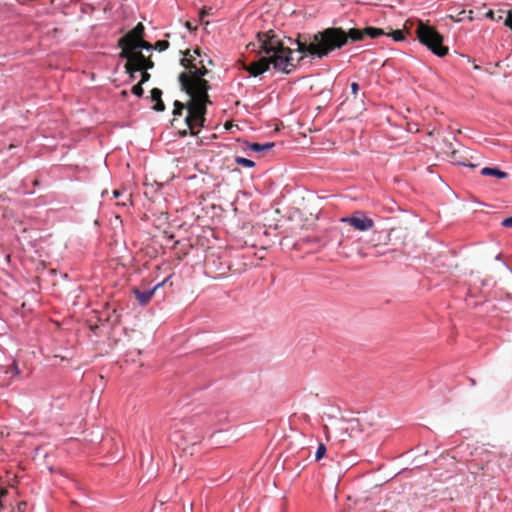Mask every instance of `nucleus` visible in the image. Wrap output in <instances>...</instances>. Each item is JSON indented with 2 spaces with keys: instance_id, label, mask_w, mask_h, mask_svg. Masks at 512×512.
Returning <instances> with one entry per match:
<instances>
[{
  "instance_id": "39448f33",
  "label": "nucleus",
  "mask_w": 512,
  "mask_h": 512,
  "mask_svg": "<svg viewBox=\"0 0 512 512\" xmlns=\"http://www.w3.org/2000/svg\"><path fill=\"white\" fill-rule=\"evenodd\" d=\"M119 56L126 59L124 65L126 73L129 74L131 79H134L135 73L141 70H149L154 67V62L150 57H145L142 52H128L124 49Z\"/></svg>"
},
{
  "instance_id": "a211bd4d",
  "label": "nucleus",
  "mask_w": 512,
  "mask_h": 512,
  "mask_svg": "<svg viewBox=\"0 0 512 512\" xmlns=\"http://www.w3.org/2000/svg\"><path fill=\"white\" fill-rule=\"evenodd\" d=\"M169 42L166 40H159L154 44V49L158 51H165L169 47Z\"/></svg>"
},
{
  "instance_id": "2f4dec72",
  "label": "nucleus",
  "mask_w": 512,
  "mask_h": 512,
  "mask_svg": "<svg viewBox=\"0 0 512 512\" xmlns=\"http://www.w3.org/2000/svg\"><path fill=\"white\" fill-rule=\"evenodd\" d=\"M127 94H128V93H127V91H125V90L121 92V95H122L123 97H126V96H127Z\"/></svg>"
},
{
  "instance_id": "f3484780",
  "label": "nucleus",
  "mask_w": 512,
  "mask_h": 512,
  "mask_svg": "<svg viewBox=\"0 0 512 512\" xmlns=\"http://www.w3.org/2000/svg\"><path fill=\"white\" fill-rule=\"evenodd\" d=\"M326 453V446L323 443H320L317 447L316 453H315V459L316 461L321 460Z\"/></svg>"
},
{
  "instance_id": "b1692460",
  "label": "nucleus",
  "mask_w": 512,
  "mask_h": 512,
  "mask_svg": "<svg viewBox=\"0 0 512 512\" xmlns=\"http://www.w3.org/2000/svg\"><path fill=\"white\" fill-rule=\"evenodd\" d=\"M9 371H11L14 375H18L20 373L19 368H18V366H17V364L15 362H13L9 366Z\"/></svg>"
},
{
  "instance_id": "f257e3e1",
  "label": "nucleus",
  "mask_w": 512,
  "mask_h": 512,
  "mask_svg": "<svg viewBox=\"0 0 512 512\" xmlns=\"http://www.w3.org/2000/svg\"><path fill=\"white\" fill-rule=\"evenodd\" d=\"M195 58L186 50L180 64L186 69L179 77L181 89L189 96L186 103L178 100L174 102L173 119L171 125L177 129L181 137L188 132L197 135L199 128L204 127L206 122L207 105L211 104L208 91L211 86L204 76L208 70L204 65L198 67L194 63Z\"/></svg>"
},
{
  "instance_id": "aec40b11",
  "label": "nucleus",
  "mask_w": 512,
  "mask_h": 512,
  "mask_svg": "<svg viewBox=\"0 0 512 512\" xmlns=\"http://www.w3.org/2000/svg\"><path fill=\"white\" fill-rule=\"evenodd\" d=\"M499 13H500V14H499V15H498V17L496 18V14L494 13V11H493V10H489V11L486 13V17H487V18H489V19H492V20H497V21H499V20H501V19H502V13H503V11H502V10H500V11H499Z\"/></svg>"
},
{
  "instance_id": "6e6552de",
  "label": "nucleus",
  "mask_w": 512,
  "mask_h": 512,
  "mask_svg": "<svg viewBox=\"0 0 512 512\" xmlns=\"http://www.w3.org/2000/svg\"><path fill=\"white\" fill-rule=\"evenodd\" d=\"M386 31L376 27H366L364 29L351 28L350 39L351 42L362 41L365 37L378 38L379 36L385 35Z\"/></svg>"
},
{
  "instance_id": "9d476101",
  "label": "nucleus",
  "mask_w": 512,
  "mask_h": 512,
  "mask_svg": "<svg viewBox=\"0 0 512 512\" xmlns=\"http://www.w3.org/2000/svg\"><path fill=\"white\" fill-rule=\"evenodd\" d=\"M150 93L151 101L155 103L153 109L157 112L164 111L165 105L162 101V90L159 88H153Z\"/></svg>"
},
{
  "instance_id": "7ed1b4c3",
  "label": "nucleus",
  "mask_w": 512,
  "mask_h": 512,
  "mask_svg": "<svg viewBox=\"0 0 512 512\" xmlns=\"http://www.w3.org/2000/svg\"><path fill=\"white\" fill-rule=\"evenodd\" d=\"M350 39V29L331 27L315 33L312 37L302 40L301 35L296 39L297 51L318 58H323L336 49L345 46Z\"/></svg>"
},
{
  "instance_id": "0eeeda50",
  "label": "nucleus",
  "mask_w": 512,
  "mask_h": 512,
  "mask_svg": "<svg viewBox=\"0 0 512 512\" xmlns=\"http://www.w3.org/2000/svg\"><path fill=\"white\" fill-rule=\"evenodd\" d=\"M144 30L143 24L138 23L131 31L121 37L118 41V46L121 48V51L125 49L128 52H133L131 47L144 38Z\"/></svg>"
},
{
  "instance_id": "412c9836",
  "label": "nucleus",
  "mask_w": 512,
  "mask_h": 512,
  "mask_svg": "<svg viewBox=\"0 0 512 512\" xmlns=\"http://www.w3.org/2000/svg\"><path fill=\"white\" fill-rule=\"evenodd\" d=\"M142 71V74H141V80L139 83H141L142 85L147 82L149 79H150V74L147 72L148 70H141Z\"/></svg>"
},
{
  "instance_id": "2eb2a0df",
  "label": "nucleus",
  "mask_w": 512,
  "mask_h": 512,
  "mask_svg": "<svg viewBox=\"0 0 512 512\" xmlns=\"http://www.w3.org/2000/svg\"><path fill=\"white\" fill-rule=\"evenodd\" d=\"M235 162L240 165V166H243V167H247V168H253L255 166V162L250 160V159H247V158H244V157H236L235 158Z\"/></svg>"
},
{
  "instance_id": "393cba45",
  "label": "nucleus",
  "mask_w": 512,
  "mask_h": 512,
  "mask_svg": "<svg viewBox=\"0 0 512 512\" xmlns=\"http://www.w3.org/2000/svg\"><path fill=\"white\" fill-rule=\"evenodd\" d=\"M351 90H352V94L356 97V96H357V94H358V91H359V85H358V83L353 82V83L351 84Z\"/></svg>"
},
{
  "instance_id": "f8f14e48",
  "label": "nucleus",
  "mask_w": 512,
  "mask_h": 512,
  "mask_svg": "<svg viewBox=\"0 0 512 512\" xmlns=\"http://www.w3.org/2000/svg\"><path fill=\"white\" fill-rule=\"evenodd\" d=\"M481 175L483 176H493L500 179L507 178L508 174L504 171H501L498 168H492V167H484L481 170Z\"/></svg>"
},
{
  "instance_id": "5701e85b",
  "label": "nucleus",
  "mask_w": 512,
  "mask_h": 512,
  "mask_svg": "<svg viewBox=\"0 0 512 512\" xmlns=\"http://www.w3.org/2000/svg\"><path fill=\"white\" fill-rule=\"evenodd\" d=\"M502 226L506 227V228H512V216L511 217H508V218H505L503 221H502Z\"/></svg>"
},
{
  "instance_id": "9b49d317",
  "label": "nucleus",
  "mask_w": 512,
  "mask_h": 512,
  "mask_svg": "<svg viewBox=\"0 0 512 512\" xmlns=\"http://www.w3.org/2000/svg\"><path fill=\"white\" fill-rule=\"evenodd\" d=\"M113 198L118 199L116 202V205L126 207L128 204L131 203V193H129L127 190L123 189H115L113 191Z\"/></svg>"
},
{
  "instance_id": "cd10ccee",
  "label": "nucleus",
  "mask_w": 512,
  "mask_h": 512,
  "mask_svg": "<svg viewBox=\"0 0 512 512\" xmlns=\"http://www.w3.org/2000/svg\"><path fill=\"white\" fill-rule=\"evenodd\" d=\"M185 26H186L189 30H195V27H193V26H192V24H191L189 21H187V22L185 23Z\"/></svg>"
},
{
  "instance_id": "20e7f679",
  "label": "nucleus",
  "mask_w": 512,
  "mask_h": 512,
  "mask_svg": "<svg viewBox=\"0 0 512 512\" xmlns=\"http://www.w3.org/2000/svg\"><path fill=\"white\" fill-rule=\"evenodd\" d=\"M416 35L419 42L435 55L444 57L448 54V47L443 45V36L433 26L419 20Z\"/></svg>"
},
{
  "instance_id": "f03ea898",
  "label": "nucleus",
  "mask_w": 512,
  "mask_h": 512,
  "mask_svg": "<svg viewBox=\"0 0 512 512\" xmlns=\"http://www.w3.org/2000/svg\"><path fill=\"white\" fill-rule=\"evenodd\" d=\"M257 43L261 53L265 56L258 61L244 65V69L253 77H257L268 71L270 65L279 72L290 74L297 64L292 57L293 50L286 47L273 30L258 32Z\"/></svg>"
},
{
  "instance_id": "6ab92c4d",
  "label": "nucleus",
  "mask_w": 512,
  "mask_h": 512,
  "mask_svg": "<svg viewBox=\"0 0 512 512\" xmlns=\"http://www.w3.org/2000/svg\"><path fill=\"white\" fill-rule=\"evenodd\" d=\"M131 92L136 95L137 97H141L144 93V90L142 88V84L141 83H138L136 85H134L131 89Z\"/></svg>"
},
{
  "instance_id": "72a5a7b5",
  "label": "nucleus",
  "mask_w": 512,
  "mask_h": 512,
  "mask_svg": "<svg viewBox=\"0 0 512 512\" xmlns=\"http://www.w3.org/2000/svg\"><path fill=\"white\" fill-rule=\"evenodd\" d=\"M496 259H497V260H500V259H501V255H500V254H499V255H497Z\"/></svg>"
},
{
  "instance_id": "a878e982",
  "label": "nucleus",
  "mask_w": 512,
  "mask_h": 512,
  "mask_svg": "<svg viewBox=\"0 0 512 512\" xmlns=\"http://www.w3.org/2000/svg\"><path fill=\"white\" fill-rule=\"evenodd\" d=\"M457 155V151H453L452 152V158L458 163V164H461V165H468L465 161H462L460 159H457L456 157Z\"/></svg>"
},
{
  "instance_id": "ddd939ff",
  "label": "nucleus",
  "mask_w": 512,
  "mask_h": 512,
  "mask_svg": "<svg viewBox=\"0 0 512 512\" xmlns=\"http://www.w3.org/2000/svg\"><path fill=\"white\" fill-rule=\"evenodd\" d=\"M274 146V143L273 142H267V143H252V144H249L247 143V147L254 151V152H262V151H267V150H270L272 147Z\"/></svg>"
},
{
  "instance_id": "473e14b6",
  "label": "nucleus",
  "mask_w": 512,
  "mask_h": 512,
  "mask_svg": "<svg viewBox=\"0 0 512 512\" xmlns=\"http://www.w3.org/2000/svg\"><path fill=\"white\" fill-rule=\"evenodd\" d=\"M251 46L254 48V47H256V44H255V43H250V44H248V46H247V47L249 48V47H251Z\"/></svg>"
},
{
  "instance_id": "423d86ee",
  "label": "nucleus",
  "mask_w": 512,
  "mask_h": 512,
  "mask_svg": "<svg viewBox=\"0 0 512 512\" xmlns=\"http://www.w3.org/2000/svg\"><path fill=\"white\" fill-rule=\"evenodd\" d=\"M340 221L362 232L371 230L374 227L373 219L369 218L363 211H355L351 216L341 218Z\"/></svg>"
},
{
  "instance_id": "dca6fc26",
  "label": "nucleus",
  "mask_w": 512,
  "mask_h": 512,
  "mask_svg": "<svg viewBox=\"0 0 512 512\" xmlns=\"http://www.w3.org/2000/svg\"><path fill=\"white\" fill-rule=\"evenodd\" d=\"M385 35L392 37L394 41H403L405 39L404 33L401 30L386 32Z\"/></svg>"
},
{
  "instance_id": "4468645a",
  "label": "nucleus",
  "mask_w": 512,
  "mask_h": 512,
  "mask_svg": "<svg viewBox=\"0 0 512 512\" xmlns=\"http://www.w3.org/2000/svg\"><path fill=\"white\" fill-rule=\"evenodd\" d=\"M131 49H132V51H139V49L152 50V49H154V45H152L151 43L145 41L144 38H143L140 41H138L137 43H135L131 47Z\"/></svg>"
},
{
  "instance_id": "7c9ffc66",
  "label": "nucleus",
  "mask_w": 512,
  "mask_h": 512,
  "mask_svg": "<svg viewBox=\"0 0 512 512\" xmlns=\"http://www.w3.org/2000/svg\"><path fill=\"white\" fill-rule=\"evenodd\" d=\"M194 54H196V55H198V56L200 55V50H199V48H197V49H195V50H194Z\"/></svg>"
},
{
  "instance_id": "bb28decb",
  "label": "nucleus",
  "mask_w": 512,
  "mask_h": 512,
  "mask_svg": "<svg viewBox=\"0 0 512 512\" xmlns=\"http://www.w3.org/2000/svg\"><path fill=\"white\" fill-rule=\"evenodd\" d=\"M27 507V503L26 502H20L19 505H18V508L20 511H24V509Z\"/></svg>"
},
{
  "instance_id": "c85d7f7f",
  "label": "nucleus",
  "mask_w": 512,
  "mask_h": 512,
  "mask_svg": "<svg viewBox=\"0 0 512 512\" xmlns=\"http://www.w3.org/2000/svg\"><path fill=\"white\" fill-rule=\"evenodd\" d=\"M231 126H232V124H231V123H229V122H227V123L225 124V128H226V129H230V127H231Z\"/></svg>"
},
{
  "instance_id": "c756f323",
  "label": "nucleus",
  "mask_w": 512,
  "mask_h": 512,
  "mask_svg": "<svg viewBox=\"0 0 512 512\" xmlns=\"http://www.w3.org/2000/svg\"><path fill=\"white\" fill-rule=\"evenodd\" d=\"M226 274H227V271H223V272L219 273V276L224 277V276H226Z\"/></svg>"
},
{
  "instance_id": "4be33fe9",
  "label": "nucleus",
  "mask_w": 512,
  "mask_h": 512,
  "mask_svg": "<svg viewBox=\"0 0 512 512\" xmlns=\"http://www.w3.org/2000/svg\"><path fill=\"white\" fill-rule=\"evenodd\" d=\"M504 24L512 30V12L508 11Z\"/></svg>"
},
{
  "instance_id": "1a4fd4ad",
  "label": "nucleus",
  "mask_w": 512,
  "mask_h": 512,
  "mask_svg": "<svg viewBox=\"0 0 512 512\" xmlns=\"http://www.w3.org/2000/svg\"><path fill=\"white\" fill-rule=\"evenodd\" d=\"M171 278V275L167 276L162 282L156 284L152 289L148 290H140L139 288H133L132 293L134 294L135 298L139 302L140 305L145 306L147 305L151 298L153 297L154 293L162 286H164L166 283L169 282Z\"/></svg>"
}]
</instances>
